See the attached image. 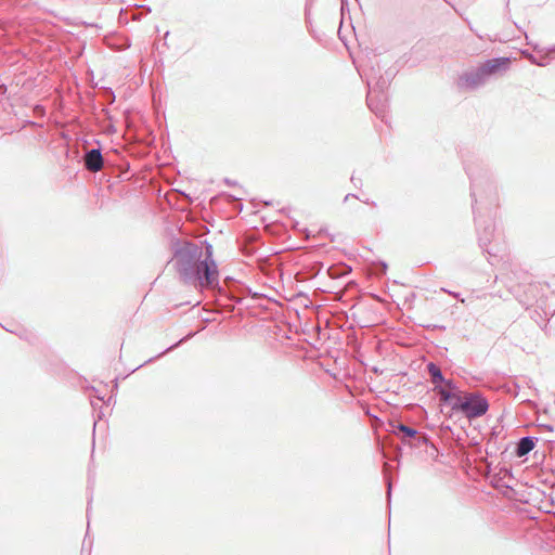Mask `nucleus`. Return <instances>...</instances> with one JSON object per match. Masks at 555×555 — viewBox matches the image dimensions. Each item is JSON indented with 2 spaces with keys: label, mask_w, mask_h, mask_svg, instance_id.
Masks as SVG:
<instances>
[{
  "label": "nucleus",
  "mask_w": 555,
  "mask_h": 555,
  "mask_svg": "<svg viewBox=\"0 0 555 555\" xmlns=\"http://www.w3.org/2000/svg\"><path fill=\"white\" fill-rule=\"evenodd\" d=\"M382 263H383L384 271H386L387 270V263L385 261H383Z\"/></svg>",
  "instance_id": "a19ab883"
},
{
  "label": "nucleus",
  "mask_w": 555,
  "mask_h": 555,
  "mask_svg": "<svg viewBox=\"0 0 555 555\" xmlns=\"http://www.w3.org/2000/svg\"><path fill=\"white\" fill-rule=\"evenodd\" d=\"M350 198H357V199H360L358 195L353 194V193H348L345 198H344V202H347V201H350Z\"/></svg>",
  "instance_id": "7c9ffc66"
},
{
  "label": "nucleus",
  "mask_w": 555,
  "mask_h": 555,
  "mask_svg": "<svg viewBox=\"0 0 555 555\" xmlns=\"http://www.w3.org/2000/svg\"><path fill=\"white\" fill-rule=\"evenodd\" d=\"M372 371H373V372H375V373H378V372H379V371H378V369H377L376 366H374V367L372 369Z\"/></svg>",
  "instance_id": "79ce46f5"
},
{
  "label": "nucleus",
  "mask_w": 555,
  "mask_h": 555,
  "mask_svg": "<svg viewBox=\"0 0 555 555\" xmlns=\"http://www.w3.org/2000/svg\"><path fill=\"white\" fill-rule=\"evenodd\" d=\"M92 392L94 393L92 397H95L100 401L104 400V397L101 396L100 391L96 388L92 387Z\"/></svg>",
  "instance_id": "393cba45"
},
{
  "label": "nucleus",
  "mask_w": 555,
  "mask_h": 555,
  "mask_svg": "<svg viewBox=\"0 0 555 555\" xmlns=\"http://www.w3.org/2000/svg\"><path fill=\"white\" fill-rule=\"evenodd\" d=\"M93 485H94V480H93V478L89 475V477H88V487H87V490H88V492H90V495H89L88 506H87V516H89V513H90V505H91V501H92V488H93Z\"/></svg>",
  "instance_id": "f3484780"
},
{
  "label": "nucleus",
  "mask_w": 555,
  "mask_h": 555,
  "mask_svg": "<svg viewBox=\"0 0 555 555\" xmlns=\"http://www.w3.org/2000/svg\"><path fill=\"white\" fill-rule=\"evenodd\" d=\"M450 294H452L454 297L459 298L460 297V293H452V292H449Z\"/></svg>",
  "instance_id": "58836bf2"
},
{
  "label": "nucleus",
  "mask_w": 555,
  "mask_h": 555,
  "mask_svg": "<svg viewBox=\"0 0 555 555\" xmlns=\"http://www.w3.org/2000/svg\"><path fill=\"white\" fill-rule=\"evenodd\" d=\"M442 428H443L444 430H452V428H451V426H450V425H443V426H442Z\"/></svg>",
  "instance_id": "e433bc0d"
},
{
  "label": "nucleus",
  "mask_w": 555,
  "mask_h": 555,
  "mask_svg": "<svg viewBox=\"0 0 555 555\" xmlns=\"http://www.w3.org/2000/svg\"><path fill=\"white\" fill-rule=\"evenodd\" d=\"M141 8L144 9V11H146L147 13H151L152 11V9L146 4L141 5Z\"/></svg>",
  "instance_id": "f704fd0d"
},
{
  "label": "nucleus",
  "mask_w": 555,
  "mask_h": 555,
  "mask_svg": "<svg viewBox=\"0 0 555 555\" xmlns=\"http://www.w3.org/2000/svg\"><path fill=\"white\" fill-rule=\"evenodd\" d=\"M350 271H351V268L345 263L338 268H333V267L328 268V274L331 278H334V279L347 275Z\"/></svg>",
  "instance_id": "4468645a"
},
{
  "label": "nucleus",
  "mask_w": 555,
  "mask_h": 555,
  "mask_svg": "<svg viewBox=\"0 0 555 555\" xmlns=\"http://www.w3.org/2000/svg\"><path fill=\"white\" fill-rule=\"evenodd\" d=\"M389 86L390 82L383 74L382 76H378L376 81L373 82L372 91L373 93H377L378 101L382 106L388 101L387 89Z\"/></svg>",
  "instance_id": "9b49d317"
},
{
  "label": "nucleus",
  "mask_w": 555,
  "mask_h": 555,
  "mask_svg": "<svg viewBox=\"0 0 555 555\" xmlns=\"http://www.w3.org/2000/svg\"><path fill=\"white\" fill-rule=\"evenodd\" d=\"M305 18H306V23L309 24L310 23V12L308 9V4H306V8H305Z\"/></svg>",
  "instance_id": "c756f323"
},
{
  "label": "nucleus",
  "mask_w": 555,
  "mask_h": 555,
  "mask_svg": "<svg viewBox=\"0 0 555 555\" xmlns=\"http://www.w3.org/2000/svg\"><path fill=\"white\" fill-rule=\"evenodd\" d=\"M529 61L531 64H534V65H538V61L539 59L537 56H534L533 54H529Z\"/></svg>",
  "instance_id": "2f4dec72"
},
{
  "label": "nucleus",
  "mask_w": 555,
  "mask_h": 555,
  "mask_svg": "<svg viewBox=\"0 0 555 555\" xmlns=\"http://www.w3.org/2000/svg\"><path fill=\"white\" fill-rule=\"evenodd\" d=\"M511 67V59L496 56L487 59L477 67L459 75L456 86L462 91H475L483 87L491 78L503 75Z\"/></svg>",
  "instance_id": "20e7f679"
},
{
  "label": "nucleus",
  "mask_w": 555,
  "mask_h": 555,
  "mask_svg": "<svg viewBox=\"0 0 555 555\" xmlns=\"http://www.w3.org/2000/svg\"><path fill=\"white\" fill-rule=\"evenodd\" d=\"M360 201L365 203L366 205L371 206L372 208L377 207V204L375 201H370V199H360Z\"/></svg>",
  "instance_id": "cd10ccee"
},
{
  "label": "nucleus",
  "mask_w": 555,
  "mask_h": 555,
  "mask_svg": "<svg viewBox=\"0 0 555 555\" xmlns=\"http://www.w3.org/2000/svg\"><path fill=\"white\" fill-rule=\"evenodd\" d=\"M470 181V197L474 221L480 248L490 245L494 238L493 210L499 206L498 186L490 169L482 163L465 164Z\"/></svg>",
  "instance_id": "f257e3e1"
},
{
  "label": "nucleus",
  "mask_w": 555,
  "mask_h": 555,
  "mask_svg": "<svg viewBox=\"0 0 555 555\" xmlns=\"http://www.w3.org/2000/svg\"><path fill=\"white\" fill-rule=\"evenodd\" d=\"M540 426H541V427H542V429H543V430H545V431H553V430H554V427H553V425H551V424H542V425H540Z\"/></svg>",
  "instance_id": "c85d7f7f"
},
{
  "label": "nucleus",
  "mask_w": 555,
  "mask_h": 555,
  "mask_svg": "<svg viewBox=\"0 0 555 555\" xmlns=\"http://www.w3.org/2000/svg\"><path fill=\"white\" fill-rule=\"evenodd\" d=\"M482 253L488 254L490 257H499L500 253L502 251V248L498 244H493L491 242L490 245L485 246V248H481Z\"/></svg>",
  "instance_id": "dca6fc26"
},
{
  "label": "nucleus",
  "mask_w": 555,
  "mask_h": 555,
  "mask_svg": "<svg viewBox=\"0 0 555 555\" xmlns=\"http://www.w3.org/2000/svg\"><path fill=\"white\" fill-rule=\"evenodd\" d=\"M194 336V333L193 332H190L186 336L182 337L181 339H179L178 341H176L175 344H172L171 346L167 347L164 351H162L160 353L156 354L155 357H152L150 359H147L143 364L140 365L143 366L145 364H150V363H153L154 361H156L157 359L162 358L163 356L173 351L175 349H177L178 347H180L182 344H184L185 341H188L190 338H192ZM139 369V366L137 367Z\"/></svg>",
  "instance_id": "f8f14e48"
},
{
  "label": "nucleus",
  "mask_w": 555,
  "mask_h": 555,
  "mask_svg": "<svg viewBox=\"0 0 555 555\" xmlns=\"http://www.w3.org/2000/svg\"><path fill=\"white\" fill-rule=\"evenodd\" d=\"M383 75L386 77V79L389 82H391L392 79L395 78V76L397 75V70L391 68V67H389L388 69L385 70V73Z\"/></svg>",
  "instance_id": "a211bd4d"
},
{
  "label": "nucleus",
  "mask_w": 555,
  "mask_h": 555,
  "mask_svg": "<svg viewBox=\"0 0 555 555\" xmlns=\"http://www.w3.org/2000/svg\"><path fill=\"white\" fill-rule=\"evenodd\" d=\"M93 139H94V138H91V139H90L88 135H85V137L81 139V141H82V143H83L85 145H90L92 142H94V141H93Z\"/></svg>",
  "instance_id": "a878e982"
},
{
  "label": "nucleus",
  "mask_w": 555,
  "mask_h": 555,
  "mask_svg": "<svg viewBox=\"0 0 555 555\" xmlns=\"http://www.w3.org/2000/svg\"><path fill=\"white\" fill-rule=\"evenodd\" d=\"M96 147L88 149L82 158L83 168L90 171H99L104 167L105 160L102 154V145L98 139H93Z\"/></svg>",
  "instance_id": "39448f33"
},
{
  "label": "nucleus",
  "mask_w": 555,
  "mask_h": 555,
  "mask_svg": "<svg viewBox=\"0 0 555 555\" xmlns=\"http://www.w3.org/2000/svg\"><path fill=\"white\" fill-rule=\"evenodd\" d=\"M426 372L430 377V382L434 384V389L439 392L438 387H442L441 384L446 382V376L442 373L439 365L435 362H428L426 364Z\"/></svg>",
  "instance_id": "9d476101"
},
{
  "label": "nucleus",
  "mask_w": 555,
  "mask_h": 555,
  "mask_svg": "<svg viewBox=\"0 0 555 555\" xmlns=\"http://www.w3.org/2000/svg\"><path fill=\"white\" fill-rule=\"evenodd\" d=\"M386 485H387V501H388V504L390 505V502H391V492H392V486H391V482L390 481H386Z\"/></svg>",
  "instance_id": "412c9836"
},
{
  "label": "nucleus",
  "mask_w": 555,
  "mask_h": 555,
  "mask_svg": "<svg viewBox=\"0 0 555 555\" xmlns=\"http://www.w3.org/2000/svg\"><path fill=\"white\" fill-rule=\"evenodd\" d=\"M391 431L403 441L410 438H416L418 444L427 443V436H418V430L415 427L405 425L403 423L391 422Z\"/></svg>",
  "instance_id": "423d86ee"
},
{
  "label": "nucleus",
  "mask_w": 555,
  "mask_h": 555,
  "mask_svg": "<svg viewBox=\"0 0 555 555\" xmlns=\"http://www.w3.org/2000/svg\"><path fill=\"white\" fill-rule=\"evenodd\" d=\"M438 389L440 412L447 420L461 416L472 422L482 417L489 411V400L479 390L453 393L447 391L443 387H438Z\"/></svg>",
  "instance_id": "7ed1b4c3"
},
{
  "label": "nucleus",
  "mask_w": 555,
  "mask_h": 555,
  "mask_svg": "<svg viewBox=\"0 0 555 555\" xmlns=\"http://www.w3.org/2000/svg\"><path fill=\"white\" fill-rule=\"evenodd\" d=\"M538 62H539V63H538V66H541V67L546 66V65H548V64H550V62H551V56H548V55H546V54H543V55H541V56L539 57V61H538Z\"/></svg>",
  "instance_id": "6ab92c4d"
},
{
  "label": "nucleus",
  "mask_w": 555,
  "mask_h": 555,
  "mask_svg": "<svg viewBox=\"0 0 555 555\" xmlns=\"http://www.w3.org/2000/svg\"><path fill=\"white\" fill-rule=\"evenodd\" d=\"M496 451H498V449L494 446L491 447L490 443L487 444V448H486L487 455L493 456L496 454Z\"/></svg>",
  "instance_id": "aec40b11"
},
{
  "label": "nucleus",
  "mask_w": 555,
  "mask_h": 555,
  "mask_svg": "<svg viewBox=\"0 0 555 555\" xmlns=\"http://www.w3.org/2000/svg\"><path fill=\"white\" fill-rule=\"evenodd\" d=\"M366 103L370 109L375 113L376 115L382 114L385 112L388 101L382 106L378 101L377 93H373V91H367L366 94Z\"/></svg>",
  "instance_id": "ddd939ff"
},
{
  "label": "nucleus",
  "mask_w": 555,
  "mask_h": 555,
  "mask_svg": "<svg viewBox=\"0 0 555 555\" xmlns=\"http://www.w3.org/2000/svg\"><path fill=\"white\" fill-rule=\"evenodd\" d=\"M173 268L180 280L196 289L219 287V280L210 276L206 280V269L203 268V248L194 242H182L177 238L171 245Z\"/></svg>",
  "instance_id": "f03ea898"
},
{
  "label": "nucleus",
  "mask_w": 555,
  "mask_h": 555,
  "mask_svg": "<svg viewBox=\"0 0 555 555\" xmlns=\"http://www.w3.org/2000/svg\"><path fill=\"white\" fill-rule=\"evenodd\" d=\"M103 112H104L105 116L107 117V119L109 121H112V115H111L109 111L107 108H105V109H103Z\"/></svg>",
  "instance_id": "473e14b6"
},
{
  "label": "nucleus",
  "mask_w": 555,
  "mask_h": 555,
  "mask_svg": "<svg viewBox=\"0 0 555 555\" xmlns=\"http://www.w3.org/2000/svg\"><path fill=\"white\" fill-rule=\"evenodd\" d=\"M425 327L426 328H433V330H439V331H444L446 330V326L444 325H440V324H428Z\"/></svg>",
  "instance_id": "5701e85b"
},
{
  "label": "nucleus",
  "mask_w": 555,
  "mask_h": 555,
  "mask_svg": "<svg viewBox=\"0 0 555 555\" xmlns=\"http://www.w3.org/2000/svg\"><path fill=\"white\" fill-rule=\"evenodd\" d=\"M203 268L206 269V280L210 276H215L219 280V269L216 260L214 259V247L208 241L203 242Z\"/></svg>",
  "instance_id": "0eeeda50"
},
{
  "label": "nucleus",
  "mask_w": 555,
  "mask_h": 555,
  "mask_svg": "<svg viewBox=\"0 0 555 555\" xmlns=\"http://www.w3.org/2000/svg\"><path fill=\"white\" fill-rule=\"evenodd\" d=\"M85 544H86V540L83 541L82 543V547H81V555H83V552H85Z\"/></svg>",
  "instance_id": "ea45409f"
},
{
  "label": "nucleus",
  "mask_w": 555,
  "mask_h": 555,
  "mask_svg": "<svg viewBox=\"0 0 555 555\" xmlns=\"http://www.w3.org/2000/svg\"><path fill=\"white\" fill-rule=\"evenodd\" d=\"M538 438L532 436H525L519 438L516 442L514 454L517 457H522L529 454L537 446Z\"/></svg>",
  "instance_id": "6e6552de"
},
{
  "label": "nucleus",
  "mask_w": 555,
  "mask_h": 555,
  "mask_svg": "<svg viewBox=\"0 0 555 555\" xmlns=\"http://www.w3.org/2000/svg\"><path fill=\"white\" fill-rule=\"evenodd\" d=\"M223 182H224V184H227L228 186H234V185H236V184H237V182H236V181L231 180L230 178H225V179L223 180Z\"/></svg>",
  "instance_id": "bb28decb"
},
{
  "label": "nucleus",
  "mask_w": 555,
  "mask_h": 555,
  "mask_svg": "<svg viewBox=\"0 0 555 555\" xmlns=\"http://www.w3.org/2000/svg\"><path fill=\"white\" fill-rule=\"evenodd\" d=\"M108 131H111V132H116V128H115L113 125H111V127H109V130H108Z\"/></svg>",
  "instance_id": "4c0bfd02"
},
{
  "label": "nucleus",
  "mask_w": 555,
  "mask_h": 555,
  "mask_svg": "<svg viewBox=\"0 0 555 555\" xmlns=\"http://www.w3.org/2000/svg\"><path fill=\"white\" fill-rule=\"evenodd\" d=\"M319 234L320 235H328L327 230L323 229V228L320 229Z\"/></svg>",
  "instance_id": "72a5a7b5"
},
{
  "label": "nucleus",
  "mask_w": 555,
  "mask_h": 555,
  "mask_svg": "<svg viewBox=\"0 0 555 555\" xmlns=\"http://www.w3.org/2000/svg\"><path fill=\"white\" fill-rule=\"evenodd\" d=\"M547 50L550 51H555V46H552L551 48H548Z\"/></svg>",
  "instance_id": "37998d69"
},
{
  "label": "nucleus",
  "mask_w": 555,
  "mask_h": 555,
  "mask_svg": "<svg viewBox=\"0 0 555 555\" xmlns=\"http://www.w3.org/2000/svg\"><path fill=\"white\" fill-rule=\"evenodd\" d=\"M371 66L367 69H363L360 73L362 79L366 82L367 91H372L373 82L377 80L378 76H382V68L377 60H370Z\"/></svg>",
  "instance_id": "1a4fd4ad"
},
{
  "label": "nucleus",
  "mask_w": 555,
  "mask_h": 555,
  "mask_svg": "<svg viewBox=\"0 0 555 555\" xmlns=\"http://www.w3.org/2000/svg\"><path fill=\"white\" fill-rule=\"evenodd\" d=\"M350 181L356 188H361L362 185V180L360 178H356L354 176H351Z\"/></svg>",
  "instance_id": "4be33fe9"
},
{
  "label": "nucleus",
  "mask_w": 555,
  "mask_h": 555,
  "mask_svg": "<svg viewBox=\"0 0 555 555\" xmlns=\"http://www.w3.org/2000/svg\"><path fill=\"white\" fill-rule=\"evenodd\" d=\"M106 98H107V101H109L111 103L115 101V94L114 92L112 91V89H108L106 91Z\"/></svg>",
  "instance_id": "b1692460"
},
{
  "label": "nucleus",
  "mask_w": 555,
  "mask_h": 555,
  "mask_svg": "<svg viewBox=\"0 0 555 555\" xmlns=\"http://www.w3.org/2000/svg\"><path fill=\"white\" fill-rule=\"evenodd\" d=\"M441 386L449 392H453V393H462L464 390H462L459 386H457V383L453 379H450V378H447L446 377V382H443L441 384Z\"/></svg>",
  "instance_id": "2eb2a0df"
},
{
  "label": "nucleus",
  "mask_w": 555,
  "mask_h": 555,
  "mask_svg": "<svg viewBox=\"0 0 555 555\" xmlns=\"http://www.w3.org/2000/svg\"><path fill=\"white\" fill-rule=\"evenodd\" d=\"M532 48H533L534 51H540V48H539L538 43L532 44Z\"/></svg>",
  "instance_id": "c9c22d12"
}]
</instances>
